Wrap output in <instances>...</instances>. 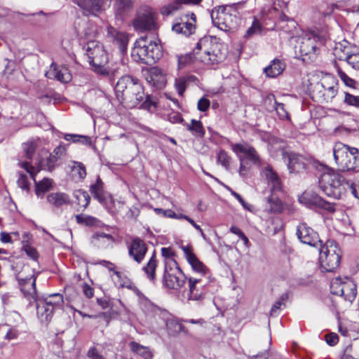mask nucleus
I'll return each mask as SVG.
<instances>
[{"label":"nucleus","mask_w":359,"mask_h":359,"mask_svg":"<svg viewBox=\"0 0 359 359\" xmlns=\"http://www.w3.org/2000/svg\"><path fill=\"white\" fill-rule=\"evenodd\" d=\"M156 266L157 261L156 259V255L154 254L147 265L143 267V271L146 273L147 278L152 283H154L156 280Z\"/></svg>","instance_id":"4c0bfd02"},{"label":"nucleus","mask_w":359,"mask_h":359,"mask_svg":"<svg viewBox=\"0 0 359 359\" xmlns=\"http://www.w3.org/2000/svg\"><path fill=\"white\" fill-rule=\"evenodd\" d=\"M299 201L306 205H315L329 212H334L335 210L333 203L325 201L318 194L311 191H304L299 197Z\"/></svg>","instance_id":"4468645a"},{"label":"nucleus","mask_w":359,"mask_h":359,"mask_svg":"<svg viewBox=\"0 0 359 359\" xmlns=\"http://www.w3.org/2000/svg\"><path fill=\"white\" fill-rule=\"evenodd\" d=\"M161 254L163 257H165L167 260L165 262L170 263V260H174L172 257L174 255V252L170 248H163L161 249Z\"/></svg>","instance_id":"680f3d73"},{"label":"nucleus","mask_w":359,"mask_h":359,"mask_svg":"<svg viewBox=\"0 0 359 359\" xmlns=\"http://www.w3.org/2000/svg\"><path fill=\"white\" fill-rule=\"evenodd\" d=\"M320 250L319 262L320 267L325 271L332 272L340 264V249L333 241H327Z\"/></svg>","instance_id":"9d476101"},{"label":"nucleus","mask_w":359,"mask_h":359,"mask_svg":"<svg viewBox=\"0 0 359 359\" xmlns=\"http://www.w3.org/2000/svg\"><path fill=\"white\" fill-rule=\"evenodd\" d=\"M72 171L74 175H77L81 180H83L86 176V170L82 163L74 161L72 166Z\"/></svg>","instance_id":"3c124183"},{"label":"nucleus","mask_w":359,"mask_h":359,"mask_svg":"<svg viewBox=\"0 0 359 359\" xmlns=\"http://www.w3.org/2000/svg\"><path fill=\"white\" fill-rule=\"evenodd\" d=\"M58 160L57 156L49 154L44 162H39L40 168L47 169L48 171H52L57 165Z\"/></svg>","instance_id":"09e8293b"},{"label":"nucleus","mask_w":359,"mask_h":359,"mask_svg":"<svg viewBox=\"0 0 359 359\" xmlns=\"http://www.w3.org/2000/svg\"><path fill=\"white\" fill-rule=\"evenodd\" d=\"M281 153L284 157L287 159V166L290 171L294 172L298 167H299L300 156L295 154H286L283 150Z\"/></svg>","instance_id":"ea45409f"},{"label":"nucleus","mask_w":359,"mask_h":359,"mask_svg":"<svg viewBox=\"0 0 359 359\" xmlns=\"http://www.w3.org/2000/svg\"><path fill=\"white\" fill-rule=\"evenodd\" d=\"M161 55V46L158 40H153L147 35L136 40L131 53L134 60L147 65L155 63Z\"/></svg>","instance_id":"7ed1b4c3"},{"label":"nucleus","mask_w":359,"mask_h":359,"mask_svg":"<svg viewBox=\"0 0 359 359\" xmlns=\"http://www.w3.org/2000/svg\"><path fill=\"white\" fill-rule=\"evenodd\" d=\"M66 149L65 147L62 145H59L55 149L53 150V153H51L53 155H55L58 157V159H60L62 156L65 154Z\"/></svg>","instance_id":"338daca9"},{"label":"nucleus","mask_w":359,"mask_h":359,"mask_svg":"<svg viewBox=\"0 0 359 359\" xmlns=\"http://www.w3.org/2000/svg\"><path fill=\"white\" fill-rule=\"evenodd\" d=\"M134 0H114V13L116 18H122L134 7Z\"/></svg>","instance_id":"cd10ccee"},{"label":"nucleus","mask_w":359,"mask_h":359,"mask_svg":"<svg viewBox=\"0 0 359 359\" xmlns=\"http://www.w3.org/2000/svg\"><path fill=\"white\" fill-rule=\"evenodd\" d=\"M217 163L222 165L226 170H229L231 157L224 150H219L217 155Z\"/></svg>","instance_id":"49530a36"},{"label":"nucleus","mask_w":359,"mask_h":359,"mask_svg":"<svg viewBox=\"0 0 359 359\" xmlns=\"http://www.w3.org/2000/svg\"><path fill=\"white\" fill-rule=\"evenodd\" d=\"M334 55L339 60L346 61L352 68L359 69V52H351L346 47L342 49L340 45L335 48Z\"/></svg>","instance_id":"4be33fe9"},{"label":"nucleus","mask_w":359,"mask_h":359,"mask_svg":"<svg viewBox=\"0 0 359 359\" xmlns=\"http://www.w3.org/2000/svg\"><path fill=\"white\" fill-rule=\"evenodd\" d=\"M135 29L140 31L154 30L157 27L156 15L151 8H146L137 15L133 21Z\"/></svg>","instance_id":"ddd939ff"},{"label":"nucleus","mask_w":359,"mask_h":359,"mask_svg":"<svg viewBox=\"0 0 359 359\" xmlns=\"http://www.w3.org/2000/svg\"><path fill=\"white\" fill-rule=\"evenodd\" d=\"M327 38L326 32L318 34L312 31L305 33L297 37V44L294 46L295 52L311 57L316 55L318 46L324 44Z\"/></svg>","instance_id":"1a4fd4ad"},{"label":"nucleus","mask_w":359,"mask_h":359,"mask_svg":"<svg viewBox=\"0 0 359 359\" xmlns=\"http://www.w3.org/2000/svg\"><path fill=\"white\" fill-rule=\"evenodd\" d=\"M276 104V110L279 117L281 119L288 118V114L286 111L284 104L283 103H278L277 102H275Z\"/></svg>","instance_id":"13d9d810"},{"label":"nucleus","mask_w":359,"mask_h":359,"mask_svg":"<svg viewBox=\"0 0 359 359\" xmlns=\"http://www.w3.org/2000/svg\"><path fill=\"white\" fill-rule=\"evenodd\" d=\"M90 191L93 197L102 204L108 198L104 196L103 182L100 177H97L96 182L90 187Z\"/></svg>","instance_id":"f704fd0d"},{"label":"nucleus","mask_w":359,"mask_h":359,"mask_svg":"<svg viewBox=\"0 0 359 359\" xmlns=\"http://www.w3.org/2000/svg\"><path fill=\"white\" fill-rule=\"evenodd\" d=\"M74 203L76 211L84 210L89 205L90 197L87 191L79 189L74 192Z\"/></svg>","instance_id":"c85d7f7f"},{"label":"nucleus","mask_w":359,"mask_h":359,"mask_svg":"<svg viewBox=\"0 0 359 359\" xmlns=\"http://www.w3.org/2000/svg\"><path fill=\"white\" fill-rule=\"evenodd\" d=\"M187 129L195 133V135L203 136L205 131L200 121L191 120V124H187Z\"/></svg>","instance_id":"864d4df0"},{"label":"nucleus","mask_w":359,"mask_h":359,"mask_svg":"<svg viewBox=\"0 0 359 359\" xmlns=\"http://www.w3.org/2000/svg\"><path fill=\"white\" fill-rule=\"evenodd\" d=\"M111 0H74L86 15L97 16L105 10V6Z\"/></svg>","instance_id":"2eb2a0df"},{"label":"nucleus","mask_w":359,"mask_h":359,"mask_svg":"<svg viewBox=\"0 0 359 359\" xmlns=\"http://www.w3.org/2000/svg\"><path fill=\"white\" fill-rule=\"evenodd\" d=\"M262 26L260 23L255 19L252 25L246 30L243 37L245 39H250L255 36L261 33Z\"/></svg>","instance_id":"a18cd8bd"},{"label":"nucleus","mask_w":359,"mask_h":359,"mask_svg":"<svg viewBox=\"0 0 359 359\" xmlns=\"http://www.w3.org/2000/svg\"><path fill=\"white\" fill-rule=\"evenodd\" d=\"M139 304L142 311L148 318H154L157 320V317L164 319L167 313L146 297L141 295L139 297Z\"/></svg>","instance_id":"a211bd4d"},{"label":"nucleus","mask_w":359,"mask_h":359,"mask_svg":"<svg viewBox=\"0 0 359 359\" xmlns=\"http://www.w3.org/2000/svg\"><path fill=\"white\" fill-rule=\"evenodd\" d=\"M117 98L127 107L134 108L139 104L144 109L151 110L156 107V101L151 95L144 98V88L139 80L129 75L121 77L115 86Z\"/></svg>","instance_id":"f03ea898"},{"label":"nucleus","mask_w":359,"mask_h":359,"mask_svg":"<svg viewBox=\"0 0 359 359\" xmlns=\"http://www.w3.org/2000/svg\"><path fill=\"white\" fill-rule=\"evenodd\" d=\"M107 36L111 39L112 42L117 46L121 53L126 50L128 37L127 34L122 32L117 31L111 25H108L107 27Z\"/></svg>","instance_id":"b1692460"},{"label":"nucleus","mask_w":359,"mask_h":359,"mask_svg":"<svg viewBox=\"0 0 359 359\" xmlns=\"http://www.w3.org/2000/svg\"><path fill=\"white\" fill-rule=\"evenodd\" d=\"M63 137L67 141H72L74 143H81L84 145H90L92 143L90 138L86 135L65 134Z\"/></svg>","instance_id":"a19ab883"},{"label":"nucleus","mask_w":359,"mask_h":359,"mask_svg":"<svg viewBox=\"0 0 359 359\" xmlns=\"http://www.w3.org/2000/svg\"><path fill=\"white\" fill-rule=\"evenodd\" d=\"M285 67L282 61L274 59L268 67L264 68V72L268 77H276L283 72Z\"/></svg>","instance_id":"473e14b6"},{"label":"nucleus","mask_w":359,"mask_h":359,"mask_svg":"<svg viewBox=\"0 0 359 359\" xmlns=\"http://www.w3.org/2000/svg\"><path fill=\"white\" fill-rule=\"evenodd\" d=\"M232 151L237 155L243 156L244 161H247L255 165L260 164V158L256 149L246 142L231 144Z\"/></svg>","instance_id":"dca6fc26"},{"label":"nucleus","mask_w":359,"mask_h":359,"mask_svg":"<svg viewBox=\"0 0 359 359\" xmlns=\"http://www.w3.org/2000/svg\"><path fill=\"white\" fill-rule=\"evenodd\" d=\"M36 147V143L35 142H28L26 144V155L27 158H31L34 154Z\"/></svg>","instance_id":"69168bd1"},{"label":"nucleus","mask_w":359,"mask_h":359,"mask_svg":"<svg viewBox=\"0 0 359 359\" xmlns=\"http://www.w3.org/2000/svg\"><path fill=\"white\" fill-rule=\"evenodd\" d=\"M24 170L29 174L35 183L36 193L39 195L40 193H44L50 189L52 185L51 180L43 178L42 180L37 182L36 174L39 172L40 168L37 165H33L29 162H24Z\"/></svg>","instance_id":"f3484780"},{"label":"nucleus","mask_w":359,"mask_h":359,"mask_svg":"<svg viewBox=\"0 0 359 359\" xmlns=\"http://www.w3.org/2000/svg\"><path fill=\"white\" fill-rule=\"evenodd\" d=\"M50 79H55L62 83H67L72 79V74L66 67H57L52 63L49 69L45 74Z\"/></svg>","instance_id":"5701e85b"},{"label":"nucleus","mask_w":359,"mask_h":359,"mask_svg":"<svg viewBox=\"0 0 359 359\" xmlns=\"http://www.w3.org/2000/svg\"><path fill=\"white\" fill-rule=\"evenodd\" d=\"M36 276L34 273L29 278H24V297L29 302V306L36 308L37 316L42 323H48L52 318L53 308L38 298L36 290Z\"/></svg>","instance_id":"423d86ee"},{"label":"nucleus","mask_w":359,"mask_h":359,"mask_svg":"<svg viewBox=\"0 0 359 359\" xmlns=\"http://www.w3.org/2000/svg\"><path fill=\"white\" fill-rule=\"evenodd\" d=\"M325 341L330 346H334L339 341L338 335L335 333H330L325 336Z\"/></svg>","instance_id":"e2e57ef3"},{"label":"nucleus","mask_w":359,"mask_h":359,"mask_svg":"<svg viewBox=\"0 0 359 359\" xmlns=\"http://www.w3.org/2000/svg\"><path fill=\"white\" fill-rule=\"evenodd\" d=\"M83 49L94 72L103 76L115 73V69L109 65L108 55L100 42L90 41L84 46Z\"/></svg>","instance_id":"39448f33"},{"label":"nucleus","mask_w":359,"mask_h":359,"mask_svg":"<svg viewBox=\"0 0 359 359\" xmlns=\"http://www.w3.org/2000/svg\"><path fill=\"white\" fill-rule=\"evenodd\" d=\"M211 18L214 25L224 32L235 29L239 21L238 12L231 6L215 8L212 11Z\"/></svg>","instance_id":"6e6552de"},{"label":"nucleus","mask_w":359,"mask_h":359,"mask_svg":"<svg viewBox=\"0 0 359 359\" xmlns=\"http://www.w3.org/2000/svg\"><path fill=\"white\" fill-rule=\"evenodd\" d=\"M185 281L186 276L175 260L165 263L163 282L167 287L177 290L184 285Z\"/></svg>","instance_id":"f8f14e48"},{"label":"nucleus","mask_w":359,"mask_h":359,"mask_svg":"<svg viewBox=\"0 0 359 359\" xmlns=\"http://www.w3.org/2000/svg\"><path fill=\"white\" fill-rule=\"evenodd\" d=\"M48 201L56 206L60 207L65 204H68L70 201L69 197L65 193H52L47 196Z\"/></svg>","instance_id":"c9c22d12"},{"label":"nucleus","mask_w":359,"mask_h":359,"mask_svg":"<svg viewBox=\"0 0 359 359\" xmlns=\"http://www.w3.org/2000/svg\"><path fill=\"white\" fill-rule=\"evenodd\" d=\"M330 290L332 294L341 296L349 302H352L357 294L355 283L347 277L334 278L330 283Z\"/></svg>","instance_id":"9b49d317"},{"label":"nucleus","mask_w":359,"mask_h":359,"mask_svg":"<svg viewBox=\"0 0 359 359\" xmlns=\"http://www.w3.org/2000/svg\"><path fill=\"white\" fill-rule=\"evenodd\" d=\"M103 205H105L108 211L114 216L121 215V210L124 208V203L121 201L116 200L111 196L104 201Z\"/></svg>","instance_id":"2f4dec72"},{"label":"nucleus","mask_w":359,"mask_h":359,"mask_svg":"<svg viewBox=\"0 0 359 359\" xmlns=\"http://www.w3.org/2000/svg\"><path fill=\"white\" fill-rule=\"evenodd\" d=\"M44 304L50 307H55L60 305L63 302V297L60 293H54L44 297L41 299Z\"/></svg>","instance_id":"79ce46f5"},{"label":"nucleus","mask_w":359,"mask_h":359,"mask_svg":"<svg viewBox=\"0 0 359 359\" xmlns=\"http://www.w3.org/2000/svg\"><path fill=\"white\" fill-rule=\"evenodd\" d=\"M336 68L339 78L344 83V84L347 86L355 88V81L348 76L338 65H336Z\"/></svg>","instance_id":"5fc2aeb1"},{"label":"nucleus","mask_w":359,"mask_h":359,"mask_svg":"<svg viewBox=\"0 0 359 359\" xmlns=\"http://www.w3.org/2000/svg\"><path fill=\"white\" fill-rule=\"evenodd\" d=\"M147 81L156 88H161L165 83V78L161 69L158 67L151 68Z\"/></svg>","instance_id":"c756f323"},{"label":"nucleus","mask_w":359,"mask_h":359,"mask_svg":"<svg viewBox=\"0 0 359 359\" xmlns=\"http://www.w3.org/2000/svg\"><path fill=\"white\" fill-rule=\"evenodd\" d=\"M210 100L205 97L201 98L197 104L198 109L201 111H205L210 107Z\"/></svg>","instance_id":"bf43d9fd"},{"label":"nucleus","mask_w":359,"mask_h":359,"mask_svg":"<svg viewBox=\"0 0 359 359\" xmlns=\"http://www.w3.org/2000/svg\"><path fill=\"white\" fill-rule=\"evenodd\" d=\"M147 248L145 243L140 238H136L128 246V255L137 264H140L147 253Z\"/></svg>","instance_id":"412c9836"},{"label":"nucleus","mask_w":359,"mask_h":359,"mask_svg":"<svg viewBox=\"0 0 359 359\" xmlns=\"http://www.w3.org/2000/svg\"><path fill=\"white\" fill-rule=\"evenodd\" d=\"M182 250L184 254V256L188 261V262L191 264L192 269L201 274H205L206 271V268L203 265V264L199 261V259L196 257L194 253L192 252L191 248L189 246H182Z\"/></svg>","instance_id":"393cba45"},{"label":"nucleus","mask_w":359,"mask_h":359,"mask_svg":"<svg viewBox=\"0 0 359 359\" xmlns=\"http://www.w3.org/2000/svg\"><path fill=\"white\" fill-rule=\"evenodd\" d=\"M320 86L322 88V96L327 102L332 101L338 93V81L330 75H326L323 77L320 81Z\"/></svg>","instance_id":"aec40b11"},{"label":"nucleus","mask_w":359,"mask_h":359,"mask_svg":"<svg viewBox=\"0 0 359 359\" xmlns=\"http://www.w3.org/2000/svg\"><path fill=\"white\" fill-rule=\"evenodd\" d=\"M319 184L325 195L334 199L341 198L348 189L355 192L353 184L333 170L322 174Z\"/></svg>","instance_id":"20e7f679"},{"label":"nucleus","mask_w":359,"mask_h":359,"mask_svg":"<svg viewBox=\"0 0 359 359\" xmlns=\"http://www.w3.org/2000/svg\"><path fill=\"white\" fill-rule=\"evenodd\" d=\"M263 174L268 184L271 186V189L273 191L281 189V181L277 173L273 171L271 166L266 167L263 170Z\"/></svg>","instance_id":"7c9ffc66"},{"label":"nucleus","mask_w":359,"mask_h":359,"mask_svg":"<svg viewBox=\"0 0 359 359\" xmlns=\"http://www.w3.org/2000/svg\"><path fill=\"white\" fill-rule=\"evenodd\" d=\"M182 4L180 0H175L170 4H168L161 8V13L163 15L168 16L172 15L175 11L181 9Z\"/></svg>","instance_id":"37998d69"},{"label":"nucleus","mask_w":359,"mask_h":359,"mask_svg":"<svg viewBox=\"0 0 359 359\" xmlns=\"http://www.w3.org/2000/svg\"><path fill=\"white\" fill-rule=\"evenodd\" d=\"M195 22L196 16L191 13L190 20L175 23L172 25V29L176 33L189 36L195 31Z\"/></svg>","instance_id":"bb28decb"},{"label":"nucleus","mask_w":359,"mask_h":359,"mask_svg":"<svg viewBox=\"0 0 359 359\" xmlns=\"http://www.w3.org/2000/svg\"><path fill=\"white\" fill-rule=\"evenodd\" d=\"M204 284L200 278L190 277L189 278V294L188 299L198 301L202 297V287Z\"/></svg>","instance_id":"a878e982"},{"label":"nucleus","mask_w":359,"mask_h":359,"mask_svg":"<svg viewBox=\"0 0 359 359\" xmlns=\"http://www.w3.org/2000/svg\"><path fill=\"white\" fill-rule=\"evenodd\" d=\"M93 243L97 245H104L106 243L113 242V237L104 233H95L93 237Z\"/></svg>","instance_id":"c03bdc74"},{"label":"nucleus","mask_w":359,"mask_h":359,"mask_svg":"<svg viewBox=\"0 0 359 359\" xmlns=\"http://www.w3.org/2000/svg\"><path fill=\"white\" fill-rule=\"evenodd\" d=\"M24 252L26 253L27 256L34 262V264H38L39 254L34 247L29 244H24Z\"/></svg>","instance_id":"603ef678"},{"label":"nucleus","mask_w":359,"mask_h":359,"mask_svg":"<svg viewBox=\"0 0 359 359\" xmlns=\"http://www.w3.org/2000/svg\"><path fill=\"white\" fill-rule=\"evenodd\" d=\"M344 102L350 106H354L359 108V96L353 95L348 93H346Z\"/></svg>","instance_id":"4d7b16f0"},{"label":"nucleus","mask_w":359,"mask_h":359,"mask_svg":"<svg viewBox=\"0 0 359 359\" xmlns=\"http://www.w3.org/2000/svg\"><path fill=\"white\" fill-rule=\"evenodd\" d=\"M87 355L90 359H105L95 347H92L88 350Z\"/></svg>","instance_id":"0e129e2a"},{"label":"nucleus","mask_w":359,"mask_h":359,"mask_svg":"<svg viewBox=\"0 0 359 359\" xmlns=\"http://www.w3.org/2000/svg\"><path fill=\"white\" fill-rule=\"evenodd\" d=\"M83 292L87 298H91L93 296V288L87 283L83 285Z\"/></svg>","instance_id":"774afa93"},{"label":"nucleus","mask_w":359,"mask_h":359,"mask_svg":"<svg viewBox=\"0 0 359 359\" xmlns=\"http://www.w3.org/2000/svg\"><path fill=\"white\" fill-rule=\"evenodd\" d=\"M289 298V294L285 292L283 293L280 299L274 303L271 309V315H276L277 311L280 309L282 305H285V302H286Z\"/></svg>","instance_id":"6e6d98bb"},{"label":"nucleus","mask_w":359,"mask_h":359,"mask_svg":"<svg viewBox=\"0 0 359 359\" xmlns=\"http://www.w3.org/2000/svg\"><path fill=\"white\" fill-rule=\"evenodd\" d=\"M238 159L240 161V168L238 170L239 175L241 177H245L246 176L249 168L245 164L243 156L238 155Z\"/></svg>","instance_id":"052dcab7"},{"label":"nucleus","mask_w":359,"mask_h":359,"mask_svg":"<svg viewBox=\"0 0 359 359\" xmlns=\"http://www.w3.org/2000/svg\"><path fill=\"white\" fill-rule=\"evenodd\" d=\"M265 210L269 213H280L283 210V205L278 198L272 195L266 200Z\"/></svg>","instance_id":"72a5a7b5"},{"label":"nucleus","mask_w":359,"mask_h":359,"mask_svg":"<svg viewBox=\"0 0 359 359\" xmlns=\"http://www.w3.org/2000/svg\"><path fill=\"white\" fill-rule=\"evenodd\" d=\"M334 158L342 171L353 170L359 167V151L342 142H336L333 147Z\"/></svg>","instance_id":"0eeeda50"},{"label":"nucleus","mask_w":359,"mask_h":359,"mask_svg":"<svg viewBox=\"0 0 359 359\" xmlns=\"http://www.w3.org/2000/svg\"><path fill=\"white\" fill-rule=\"evenodd\" d=\"M333 3L330 6H327L326 8L320 7L319 9V13L323 17L327 18L329 17L331 13L333 12L334 6L340 7L341 6V4L346 0H332Z\"/></svg>","instance_id":"8fccbe9b"},{"label":"nucleus","mask_w":359,"mask_h":359,"mask_svg":"<svg viewBox=\"0 0 359 359\" xmlns=\"http://www.w3.org/2000/svg\"><path fill=\"white\" fill-rule=\"evenodd\" d=\"M297 236L300 241L311 246H321L322 241L318 239L317 233L306 224H300L297 229Z\"/></svg>","instance_id":"6ab92c4d"},{"label":"nucleus","mask_w":359,"mask_h":359,"mask_svg":"<svg viewBox=\"0 0 359 359\" xmlns=\"http://www.w3.org/2000/svg\"><path fill=\"white\" fill-rule=\"evenodd\" d=\"M129 346L133 352L141 355L144 359H149L152 357L149 348L147 346H144L135 341H131Z\"/></svg>","instance_id":"58836bf2"},{"label":"nucleus","mask_w":359,"mask_h":359,"mask_svg":"<svg viewBox=\"0 0 359 359\" xmlns=\"http://www.w3.org/2000/svg\"><path fill=\"white\" fill-rule=\"evenodd\" d=\"M75 217L78 224L88 226L96 225L98 222L97 218L87 215H76Z\"/></svg>","instance_id":"de8ad7c7"},{"label":"nucleus","mask_w":359,"mask_h":359,"mask_svg":"<svg viewBox=\"0 0 359 359\" xmlns=\"http://www.w3.org/2000/svg\"><path fill=\"white\" fill-rule=\"evenodd\" d=\"M196 81V77L192 75L181 76L175 79V86L176 90L179 94V95L182 96L188 83L191 82H195Z\"/></svg>","instance_id":"e433bc0d"},{"label":"nucleus","mask_w":359,"mask_h":359,"mask_svg":"<svg viewBox=\"0 0 359 359\" xmlns=\"http://www.w3.org/2000/svg\"><path fill=\"white\" fill-rule=\"evenodd\" d=\"M226 55L225 46L219 42L216 37L204 36L197 42L193 53L177 56L178 68L182 69L196 60L206 65L217 64L225 58Z\"/></svg>","instance_id":"f257e3e1"}]
</instances>
